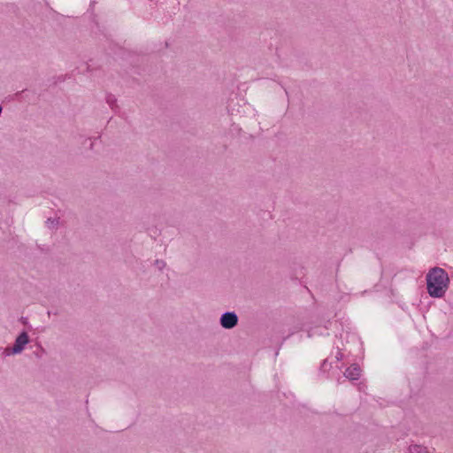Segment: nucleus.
I'll return each instance as SVG.
<instances>
[{
	"instance_id": "1",
	"label": "nucleus",
	"mask_w": 453,
	"mask_h": 453,
	"mask_svg": "<svg viewBox=\"0 0 453 453\" xmlns=\"http://www.w3.org/2000/svg\"><path fill=\"white\" fill-rule=\"evenodd\" d=\"M449 285V275L442 268L434 267L426 274V288L432 297H442L447 292Z\"/></svg>"
},
{
	"instance_id": "2",
	"label": "nucleus",
	"mask_w": 453,
	"mask_h": 453,
	"mask_svg": "<svg viewBox=\"0 0 453 453\" xmlns=\"http://www.w3.org/2000/svg\"><path fill=\"white\" fill-rule=\"evenodd\" d=\"M29 342V337L27 333L22 332L15 340L13 347L9 349H5L6 355H16L23 351L26 345Z\"/></svg>"
},
{
	"instance_id": "3",
	"label": "nucleus",
	"mask_w": 453,
	"mask_h": 453,
	"mask_svg": "<svg viewBox=\"0 0 453 453\" xmlns=\"http://www.w3.org/2000/svg\"><path fill=\"white\" fill-rule=\"evenodd\" d=\"M237 315L234 312H226L220 318V324L224 328L230 329L236 326Z\"/></svg>"
},
{
	"instance_id": "4",
	"label": "nucleus",
	"mask_w": 453,
	"mask_h": 453,
	"mask_svg": "<svg viewBox=\"0 0 453 453\" xmlns=\"http://www.w3.org/2000/svg\"><path fill=\"white\" fill-rule=\"evenodd\" d=\"M360 373H361L360 368L357 365H353L346 370V372H344V375L346 378L354 380H357L359 378Z\"/></svg>"
},
{
	"instance_id": "5",
	"label": "nucleus",
	"mask_w": 453,
	"mask_h": 453,
	"mask_svg": "<svg viewBox=\"0 0 453 453\" xmlns=\"http://www.w3.org/2000/svg\"><path fill=\"white\" fill-rule=\"evenodd\" d=\"M410 453H430L426 447L420 445H412L409 449Z\"/></svg>"
}]
</instances>
